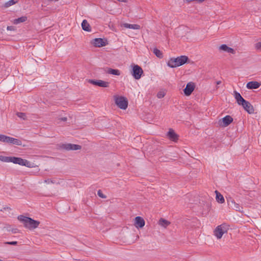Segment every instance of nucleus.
Here are the masks:
<instances>
[{
  "mask_svg": "<svg viewBox=\"0 0 261 261\" xmlns=\"http://www.w3.org/2000/svg\"><path fill=\"white\" fill-rule=\"evenodd\" d=\"M11 162L29 168H32L34 167L33 163H31L30 161L25 159H23L21 158L12 156Z\"/></svg>",
  "mask_w": 261,
  "mask_h": 261,
  "instance_id": "4",
  "label": "nucleus"
},
{
  "mask_svg": "<svg viewBox=\"0 0 261 261\" xmlns=\"http://www.w3.org/2000/svg\"><path fill=\"white\" fill-rule=\"evenodd\" d=\"M117 1L119 2H126V0H117Z\"/></svg>",
  "mask_w": 261,
  "mask_h": 261,
  "instance_id": "40",
  "label": "nucleus"
},
{
  "mask_svg": "<svg viewBox=\"0 0 261 261\" xmlns=\"http://www.w3.org/2000/svg\"><path fill=\"white\" fill-rule=\"evenodd\" d=\"M17 229H15V230L13 231V232H14V233H16V232H17Z\"/></svg>",
  "mask_w": 261,
  "mask_h": 261,
  "instance_id": "42",
  "label": "nucleus"
},
{
  "mask_svg": "<svg viewBox=\"0 0 261 261\" xmlns=\"http://www.w3.org/2000/svg\"><path fill=\"white\" fill-rule=\"evenodd\" d=\"M228 229V225L226 224H222L218 225L214 230V235L217 238V239L222 238L224 233L227 232Z\"/></svg>",
  "mask_w": 261,
  "mask_h": 261,
  "instance_id": "3",
  "label": "nucleus"
},
{
  "mask_svg": "<svg viewBox=\"0 0 261 261\" xmlns=\"http://www.w3.org/2000/svg\"><path fill=\"white\" fill-rule=\"evenodd\" d=\"M188 60L186 56H181L177 58H170L167 62V65L171 68H175L185 64Z\"/></svg>",
  "mask_w": 261,
  "mask_h": 261,
  "instance_id": "2",
  "label": "nucleus"
},
{
  "mask_svg": "<svg viewBox=\"0 0 261 261\" xmlns=\"http://www.w3.org/2000/svg\"><path fill=\"white\" fill-rule=\"evenodd\" d=\"M91 43L96 47H101L107 45L108 44V40L106 38H95L93 39Z\"/></svg>",
  "mask_w": 261,
  "mask_h": 261,
  "instance_id": "8",
  "label": "nucleus"
},
{
  "mask_svg": "<svg viewBox=\"0 0 261 261\" xmlns=\"http://www.w3.org/2000/svg\"><path fill=\"white\" fill-rule=\"evenodd\" d=\"M62 147L66 150H76L81 149L80 145L70 143L63 144Z\"/></svg>",
  "mask_w": 261,
  "mask_h": 261,
  "instance_id": "12",
  "label": "nucleus"
},
{
  "mask_svg": "<svg viewBox=\"0 0 261 261\" xmlns=\"http://www.w3.org/2000/svg\"><path fill=\"white\" fill-rule=\"evenodd\" d=\"M221 83V81H218L216 82V84L217 85L220 84Z\"/></svg>",
  "mask_w": 261,
  "mask_h": 261,
  "instance_id": "38",
  "label": "nucleus"
},
{
  "mask_svg": "<svg viewBox=\"0 0 261 261\" xmlns=\"http://www.w3.org/2000/svg\"><path fill=\"white\" fill-rule=\"evenodd\" d=\"M107 73L109 74L115 75H120V71L118 69H114L112 68H109L107 70Z\"/></svg>",
  "mask_w": 261,
  "mask_h": 261,
  "instance_id": "25",
  "label": "nucleus"
},
{
  "mask_svg": "<svg viewBox=\"0 0 261 261\" xmlns=\"http://www.w3.org/2000/svg\"><path fill=\"white\" fill-rule=\"evenodd\" d=\"M195 86L194 83L189 82L187 84L186 88L184 90L185 94L186 96H189L191 94L195 89Z\"/></svg>",
  "mask_w": 261,
  "mask_h": 261,
  "instance_id": "11",
  "label": "nucleus"
},
{
  "mask_svg": "<svg viewBox=\"0 0 261 261\" xmlns=\"http://www.w3.org/2000/svg\"><path fill=\"white\" fill-rule=\"evenodd\" d=\"M242 106L248 113L253 114L254 113L253 107L249 102L246 101L244 103H243Z\"/></svg>",
  "mask_w": 261,
  "mask_h": 261,
  "instance_id": "15",
  "label": "nucleus"
},
{
  "mask_svg": "<svg viewBox=\"0 0 261 261\" xmlns=\"http://www.w3.org/2000/svg\"><path fill=\"white\" fill-rule=\"evenodd\" d=\"M233 121V118L229 115H227L219 121V124L223 127H226Z\"/></svg>",
  "mask_w": 261,
  "mask_h": 261,
  "instance_id": "10",
  "label": "nucleus"
},
{
  "mask_svg": "<svg viewBox=\"0 0 261 261\" xmlns=\"http://www.w3.org/2000/svg\"><path fill=\"white\" fill-rule=\"evenodd\" d=\"M121 27H123L125 28H129L134 30H139L141 27L140 25L137 24H130L127 23H123L121 25Z\"/></svg>",
  "mask_w": 261,
  "mask_h": 261,
  "instance_id": "19",
  "label": "nucleus"
},
{
  "mask_svg": "<svg viewBox=\"0 0 261 261\" xmlns=\"http://www.w3.org/2000/svg\"><path fill=\"white\" fill-rule=\"evenodd\" d=\"M27 20V16H22L19 18L14 19L13 20V23L15 24H17L18 23L25 22Z\"/></svg>",
  "mask_w": 261,
  "mask_h": 261,
  "instance_id": "24",
  "label": "nucleus"
},
{
  "mask_svg": "<svg viewBox=\"0 0 261 261\" xmlns=\"http://www.w3.org/2000/svg\"><path fill=\"white\" fill-rule=\"evenodd\" d=\"M18 219L23 223L26 228L30 230L37 228L40 224L39 221L22 215L19 216Z\"/></svg>",
  "mask_w": 261,
  "mask_h": 261,
  "instance_id": "1",
  "label": "nucleus"
},
{
  "mask_svg": "<svg viewBox=\"0 0 261 261\" xmlns=\"http://www.w3.org/2000/svg\"><path fill=\"white\" fill-rule=\"evenodd\" d=\"M260 84L256 81H251L248 82L246 85V88L248 89H255L258 88Z\"/></svg>",
  "mask_w": 261,
  "mask_h": 261,
  "instance_id": "16",
  "label": "nucleus"
},
{
  "mask_svg": "<svg viewBox=\"0 0 261 261\" xmlns=\"http://www.w3.org/2000/svg\"><path fill=\"white\" fill-rule=\"evenodd\" d=\"M61 36H62L63 35H60V37H59V38H58V39H59V40H60L61 41V40H62V39H63V38H62V37H60Z\"/></svg>",
  "mask_w": 261,
  "mask_h": 261,
  "instance_id": "39",
  "label": "nucleus"
},
{
  "mask_svg": "<svg viewBox=\"0 0 261 261\" xmlns=\"http://www.w3.org/2000/svg\"><path fill=\"white\" fill-rule=\"evenodd\" d=\"M62 120L64 121H65L66 120V118H62Z\"/></svg>",
  "mask_w": 261,
  "mask_h": 261,
  "instance_id": "43",
  "label": "nucleus"
},
{
  "mask_svg": "<svg viewBox=\"0 0 261 261\" xmlns=\"http://www.w3.org/2000/svg\"><path fill=\"white\" fill-rule=\"evenodd\" d=\"M167 136L170 140L173 141H176L178 138V135L175 133L174 130L171 128L169 129V132L167 133Z\"/></svg>",
  "mask_w": 261,
  "mask_h": 261,
  "instance_id": "17",
  "label": "nucleus"
},
{
  "mask_svg": "<svg viewBox=\"0 0 261 261\" xmlns=\"http://www.w3.org/2000/svg\"><path fill=\"white\" fill-rule=\"evenodd\" d=\"M246 101V100H245L242 96L240 99H239L237 101V102L238 105L242 106L243 103H244Z\"/></svg>",
  "mask_w": 261,
  "mask_h": 261,
  "instance_id": "33",
  "label": "nucleus"
},
{
  "mask_svg": "<svg viewBox=\"0 0 261 261\" xmlns=\"http://www.w3.org/2000/svg\"><path fill=\"white\" fill-rule=\"evenodd\" d=\"M153 53L159 58H162L163 57L162 52L158 48H153Z\"/></svg>",
  "mask_w": 261,
  "mask_h": 261,
  "instance_id": "27",
  "label": "nucleus"
},
{
  "mask_svg": "<svg viewBox=\"0 0 261 261\" xmlns=\"http://www.w3.org/2000/svg\"><path fill=\"white\" fill-rule=\"evenodd\" d=\"M216 194V199L218 202L219 203H223L225 202V199L223 195L217 191H215Z\"/></svg>",
  "mask_w": 261,
  "mask_h": 261,
  "instance_id": "22",
  "label": "nucleus"
},
{
  "mask_svg": "<svg viewBox=\"0 0 261 261\" xmlns=\"http://www.w3.org/2000/svg\"><path fill=\"white\" fill-rule=\"evenodd\" d=\"M204 1L205 0H185V1L187 3H190L192 2H196L197 3H200L204 2Z\"/></svg>",
  "mask_w": 261,
  "mask_h": 261,
  "instance_id": "34",
  "label": "nucleus"
},
{
  "mask_svg": "<svg viewBox=\"0 0 261 261\" xmlns=\"http://www.w3.org/2000/svg\"><path fill=\"white\" fill-rule=\"evenodd\" d=\"M8 136L0 134V141L4 143H7Z\"/></svg>",
  "mask_w": 261,
  "mask_h": 261,
  "instance_id": "29",
  "label": "nucleus"
},
{
  "mask_svg": "<svg viewBox=\"0 0 261 261\" xmlns=\"http://www.w3.org/2000/svg\"><path fill=\"white\" fill-rule=\"evenodd\" d=\"M0 261H3V260L0 258Z\"/></svg>",
  "mask_w": 261,
  "mask_h": 261,
  "instance_id": "46",
  "label": "nucleus"
},
{
  "mask_svg": "<svg viewBox=\"0 0 261 261\" xmlns=\"http://www.w3.org/2000/svg\"><path fill=\"white\" fill-rule=\"evenodd\" d=\"M255 48L257 50H261V42H259L255 44Z\"/></svg>",
  "mask_w": 261,
  "mask_h": 261,
  "instance_id": "36",
  "label": "nucleus"
},
{
  "mask_svg": "<svg viewBox=\"0 0 261 261\" xmlns=\"http://www.w3.org/2000/svg\"><path fill=\"white\" fill-rule=\"evenodd\" d=\"M234 97L235 98V99H236V100H238L239 99H240V98L242 97V96L241 95V94L237 92V91H234Z\"/></svg>",
  "mask_w": 261,
  "mask_h": 261,
  "instance_id": "31",
  "label": "nucleus"
},
{
  "mask_svg": "<svg viewBox=\"0 0 261 261\" xmlns=\"http://www.w3.org/2000/svg\"><path fill=\"white\" fill-rule=\"evenodd\" d=\"M11 157L0 155V161L3 162L9 163L11 162Z\"/></svg>",
  "mask_w": 261,
  "mask_h": 261,
  "instance_id": "28",
  "label": "nucleus"
},
{
  "mask_svg": "<svg viewBox=\"0 0 261 261\" xmlns=\"http://www.w3.org/2000/svg\"><path fill=\"white\" fill-rule=\"evenodd\" d=\"M228 205L233 210L242 213L243 207L240 204L237 203L233 199L229 197L226 198Z\"/></svg>",
  "mask_w": 261,
  "mask_h": 261,
  "instance_id": "7",
  "label": "nucleus"
},
{
  "mask_svg": "<svg viewBox=\"0 0 261 261\" xmlns=\"http://www.w3.org/2000/svg\"><path fill=\"white\" fill-rule=\"evenodd\" d=\"M18 2V0H10L4 4V7L5 8H8L13 5L17 4Z\"/></svg>",
  "mask_w": 261,
  "mask_h": 261,
  "instance_id": "26",
  "label": "nucleus"
},
{
  "mask_svg": "<svg viewBox=\"0 0 261 261\" xmlns=\"http://www.w3.org/2000/svg\"><path fill=\"white\" fill-rule=\"evenodd\" d=\"M89 83L94 85L98 86L100 87L107 88L109 87L110 83L108 82L104 81L102 80H89Z\"/></svg>",
  "mask_w": 261,
  "mask_h": 261,
  "instance_id": "9",
  "label": "nucleus"
},
{
  "mask_svg": "<svg viewBox=\"0 0 261 261\" xmlns=\"http://www.w3.org/2000/svg\"><path fill=\"white\" fill-rule=\"evenodd\" d=\"M44 182L46 184H59V180L56 178H48L44 180Z\"/></svg>",
  "mask_w": 261,
  "mask_h": 261,
  "instance_id": "23",
  "label": "nucleus"
},
{
  "mask_svg": "<svg viewBox=\"0 0 261 261\" xmlns=\"http://www.w3.org/2000/svg\"><path fill=\"white\" fill-rule=\"evenodd\" d=\"M59 0H54V1H58Z\"/></svg>",
  "mask_w": 261,
  "mask_h": 261,
  "instance_id": "45",
  "label": "nucleus"
},
{
  "mask_svg": "<svg viewBox=\"0 0 261 261\" xmlns=\"http://www.w3.org/2000/svg\"><path fill=\"white\" fill-rule=\"evenodd\" d=\"M158 224L164 228H166L168 226H169L170 224V222L169 221L165 220L163 218H161L159 220Z\"/></svg>",
  "mask_w": 261,
  "mask_h": 261,
  "instance_id": "21",
  "label": "nucleus"
},
{
  "mask_svg": "<svg viewBox=\"0 0 261 261\" xmlns=\"http://www.w3.org/2000/svg\"><path fill=\"white\" fill-rule=\"evenodd\" d=\"M11 28H12V27H7V29H8V30L11 31Z\"/></svg>",
  "mask_w": 261,
  "mask_h": 261,
  "instance_id": "41",
  "label": "nucleus"
},
{
  "mask_svg": "<svg viewBox=\"0 0 261 261\" xmlns=\"http://www.w3.org/2000/svg\"><path fill=\"white\" fill-rule=\"evenodd\" d=\"M47 1H48V2H53V1H54V0H47Z\"/></svg>",
  "mask_w": 261,
  "mask_h": 261,
  "instance_id": "44",
  "label": "nucleus"
},
{
  "mask_svg": "<svg viewBox=\"0 0 261 261\" xmlns=\"http://www.w3.org/2000/svg\"><path fill=\"white\" fill-rule=\"evenodd\" d=\"M130 66L132 68L131 71L132 76L136 80H139L143 73V69L138 65L132 64Z\"/></svg>",
  "mask_w": 261,
  "mask_h": 261,
  "instance_id": "6",
  "label": "nucleus"
},
{
  "mask_svg": "<svg viewBox=\"0 0 261 261\" xmlns=\"http://www.w3.org/2000/svg\"><path fill=\"white\" fill-rule=\"evenodd\" d=\"M97 195L102 198H106V196L102 193L100 190H99L97 192Z\"/></svg>",
  "mask_w": 261,
  "mask_h": 261,
  "instance_id": "35",
  "label": "nucleus"
},
{
  "mask_svg": "<svg viewBox=\"0 0 261 261\" xmlns=\"http://www.w3.org/2000/svg\"><path fill=\"white\" fill-rule=\"evenodd\" d=\"M116 105L121 109L125 110L127 108L128 101L123 96H114Z\"/></svg>",
  "mask_w": 261,
  "mask_h": 261,
  "instance_id": "5",
  "label": "nucleus"
},
{
  "mask_svg": "<svg viewBox=\"0 0 261 261\" xmlns=\"http://www.w3.org/2000/svg\"><path fill=\"white\" fill-rule=\"evenodd\" d=\"M219 50L220 51H223L230 54L234 55L236 54V50L228 46H227L226 44H222L219 47Z\"/></svg>",
  "mask_w": 261,
  "mask_h": 261,
  "instance_id": "13",
  "label": "nucleus"
},
{
  "mask_svg": "<svg viewBox=\"0 0 261 261\" xmlns=\"http://www.w3.org/2000/svg\"><path fill=\"white\" fill-rule=\"evenodd\" d=\"M82 27L83 30L87 32L91 31V27L87 20L85 19L82 23Z\"/></svg>",
  "mask_w": 261,
  "mask_h": 261,
  "instance_id": "20",
  "label": "nucleus"
},
{
  "mask_svg": "<svg viewBox=\"0 0 261 261\" xmlns=\"http://www.w3.org/2000/svg\"><path fill=\"white\" fill-rule=\"evenodd\" d=\"M6 244L15 245L17 244V242L16 241L8 242H7Z\"/></svg>",
  "mask_w": 261,
  "mask_h": 261,
  "instance_id": "37",
  "label": "nucleus"
},
{
  "mask_svg": "<svg viewBox=\"0 0 261 261\" xmlns=\"http://www.w3.org/2000/svg\"><path fill=\"white\" fill-rule=\"evenodd\" d=\"M134 225L137 228H141L145 225L144 220L140 216H137L135 219Z\"/></svg>",
  "mask_w": 261,
  "mask_h": 261,
  "instance_id": "14",
  "label": "nucleus"
},
{
  "mask_svg": "<svg viewBox=\"0 0 261 261\" xmlns=\"http://www.w3.org/2000/svg\"><path fill=\"white\" fill-rule=\"evenodd\" d=\"M165 95V93L164 91H160L157 94V97L159 98H162L164 97Z\"/></svg>",
  "mask_w": 261,
  "mask_h": 261,
  "instance_id": "32",
  "label": "nucleus"
},
{
  "mask_svg": "<svg viewBox=\"0 0 261 261\" xmlns=\"http://www.w3.org/2000/svg\"><path fill=\"white\" fill-rule=\"evenodd\" d=\"M17 116L18 117H19L20 118L22 119L23 120H25L27 118L26 115L24 113H21V112L17 113Z\"/></svg>",
  "mask_w": 261,
  "mask_h": 261,
  "instance_id": "30",
  "label": "nucleus"
},
{
  "mask_svg": "<svg viewBox=\"0 0 261 261\" xmlns=\"http://www.w3.org/2000/svg\"><path fill=\"white\" fill-rule=\"evenodd\" d=\"M7 143L16 145H21L22 144L20 140L10 137H8Z\"/></svg>",
  "mask_w": 261,
  "mask_h": 261,
  "instance_id": "18",
  "label": "nucleus"
}]
</instances>
